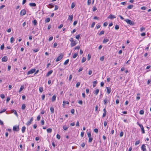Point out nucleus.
<instances>
[{"label": "nucleus", "mask_w": 151, "mask_h": 151, "mask_svg": "<svg viewBox=\"0 0 151 151\" xmlns=\"http://www.w3.org/2000/svg\"><path fill=\"white\" fill-rule=\"evenodd\" d=\"M64 55L63 53L60 54V56H59L55 60L56 62H57L60 61L63 57Z\"/></svg>", "instance_id": "obj_1"}, {"label": "nucleus", "mask_w": 151, "mask_h": 151, "mask_svg": "<svg viewBox=\"0 0 151 151\" xmlns=\"http://www.w3.org/2000/svg\"><path fill=\"white\" fill-rule=\"evenodd\" d=\"M124 21L128 24L130 25H132L134 24V23L132 21L130 20L129 19H126Z\"/></svg>", "instance_id": "obj_2"}, {"label": "nucleus", "mask_w": 151, "mask_h": 151, "mask_svg": "<svg viewBox=\"0 0 151 151\" xmlns=\"http://www.w3.org/2000/svg\"><path fill=\"white\" fill-rule=\"evenodd\" d=\"M36 70V69H31L29 71H28L27 72V75H29L30 74H32L34 73Z\"/></svg>", "instance_id": "obj_3"}, {"label": "nucleus", "mask_w": 151, "mask_h": 151, "mask_svg": "<svg viewBox=\"0 0 151 151\" xmlns=\"http://www.w3.org/2000/svg\"><path fill=\"white\" fill-rule=\"evenodd\" d=\"M26 11L25 9H23L21 11L20 14L21 16H22L25 15L26 14Z\"/></svg>", "instance_id": "obj_4"}, {"label": "nucleus", "mask_w": 151, "mask_h": 151, "mask_svg": "<svg viewBox=\"0 0 151 151\" xmlns=\"http://www.w3.org/2000/svg\"><path fill=\"white\" fill-rule=\"evenodd\" d=\"M13 130L14 131H18L19 130V126H14L13 127Z\"/></svg>", "instance_id": "obj_5"}, {"label": "nucleus", "mask_w": 151, "mask_h": 151, "mask_svg": "<svg viewBox=\"0 0 151 151\" xmlns=\"http://www.w3.org/2000/svg\"><path fill=\"white\" fill-rule=\"evenodd\" d=\"M139 126L140 127L141 129L142 133V134L145 133V131L144 128L143 127V125L142 124H139Z\"/></svg>", "instance_id": "obj_6"}, {"label": "nucleus", "mask_w": 151, "mask_h": 151, "mask_svg": "<svg viewBox=\"0 0 151 151\" xmlns=\"http://www.w3.org/2000/svg\"><path fill=\"white\" fill-rule=\"evenodd\" d=\"M141 148L142 151H146L147 150L145 144H143L141 147Z\"/></svg>", "instance_id": "obj_7"}, {"label": "nucleus", "mask_w": 151, "mask_h": 151, "mask_svg": "<svg viewBox=\"0 0 151 151\" xmlns=\"http://www.w3.org/2000/svg\"><path fill=\"white\" fill-rule=\"evenodd\" d=\"M33 117H32L31 118L30 120L28 121L27 123L26 124V125L27 126L31 124L32 122L33 121Z\"/></svg>", "instance_id": "obj_8"}, {"label": "nucleus", "mask_w": 151, "mask_h": 151, "mask_svg": "<svg viewBox=\"0 0 151 151\" xmlns=\"http://www.w3.org/2000/svg\"><path fill=\"white\" fill-rule=\"evenodd\" d=\"M116 17L114 15L110 14L109 16L108 17V18L110 19H113L115 18Z\"/></svg>", "instance_id": "obj_9"}, {"label": "nucleus", "mask_w": 151, "mask_h": 151, "mask_svg": "<svg viewBox=\"0 0 151 151\" xmlns=\"http://www.w3.org/2000/svg\"><path fill=\"white\" fill-rule=\"evenodd\" d=\"M1 60L3 62H6L8 60V58L6 56H4L2 58Z\"/></svg>", "instance_id": "obj_10"}, {"label": "nucleus", "mask_w": 151, "mask_h": 151, "mask_svg": "<svg viewBox=\"0 0 151 151\" xmlns=\"http://www.w3.org/2000/svg\"><path fill=\"white\" fill-rule=\"evenodd\" d=\"M107 89V93L108 94H109L111 91V88L109 87H106Z\"/></svg>", "instance_id": "obj_11"}, {"label": "nucleus", "mask_w": 151, "mask_h": 151, "mask_svg": "<svg viewBox=\"0 0 151 151\" xmlns=\"http://www.w3.org/2000/svg\"><path fill=\"white\" fill-rule=\"evenodd\" d=\"M103 111H104V113L103 114V116H102V117H103V118L105 117L106 115V111L105 108H104L103 109Z\"/></svg>", "instance_id": "obj_12"}, {"label": "nucleus", "mask_w": 151, "mask_h": 151, "mask_svg": "<svg viewBox=\"0 0 151 151\" xmlns=\"http://www.w3.org/2000/svg\"><path fill=\"white\" fill-rule=\"evenodd\" d=\"M77 43V42H76V41H73V42L71 43L70 46L71 47H73L76 45Z\"/></svg>", "instance_id": "obj_13"}, {"label": "nucleus", "mask_w": 151, "mask_h": 151, "mask_svg": "<svg viewBox=\"0 0 151 151\" xmlns=\"http://www.w3.org/2000/svg\"><path fill=\"white\" fill-rule=\"evenodd\" d=\"M73 18V15H69L68 16V19L70 20L71 21H72Z\"/></svg>", "instance_id": "obj_14"}, {"label": "nucleus", "mask_w": 151, "mask_h": 151, "mask_svg": "<svg viewBox=\"0 0 151 151\" xmlns=\"http://www.w3.org/2000/svg\"><path fill=\"white\" fill-rule=\"evenodd\" d=\"M108 102H110V101H109L107 98L105 99L104 100V104L106 105Z\"/></svg>", "instance_id": "obj_15"}, {"label": "nucleus", "mask_w": 151, "mask_h": 151, "mask_svg": "<svg viewBox=\"0 0 151 151\" xmlns=\"http://www.w3.org/2000/svg\"><path fill=\"white\" fill-rule=\"evenodd\" d=\"M52 72L53 71L52 70H50L47 73V74L46 75V76L47 77H48L52 73Z\"/></svg>", "instance_id": "obj_16"}, {"label": "nucleus", "mask_w": 151, "mask_h": 151, "mask_svg": "<svg viewBox=\"0 0 151 151\" xmlns=\"http://www.w3.org/2000/svg\"><path fill=\"white\" fill-rule=\"evenodd\" d=\"M56 96L55 95H54L52 98V102H54L56 100Z\"/></svg>", "instance_id": "obj_17"}, {"label": "nucleus", "mask_w": 151, "mask_h": 151, "mask_svg": "<svg viewBox=\"0 0 151 151\" xmlns=\"http://www.w3.org/2000/svg\"><path fill=\"white\" fill-rule=\"evenodd\" d=\"M109 40V39L107 38H104L103 41L104 43H106Z\"/></svg>", "instance_id": "obj_18"}, {"label": "nucleus", "mask_w": 151, "mask_h": 151, "mask_svg": "<svg viewBox=\"0 0 151 151\" xmlns=\"http://www.w3.org/2000/svg\"><path fill=\"white\" fill-rule=\"evenodd\" d=\"M63 107H64L65 104H69V102L68 101H63Z\"/></svg>", "instance_id": "obj_19"}, {"label": "nucleus", "mask_w": 151, "mask_h": 151, "mask_svg": "<svg viewBox=\"0 0 151 151\" xmlns=\"http://www.w3.org/2000/svg\"><path fill=\"white\" fill-rule=\"evenodd\" d=\"M32 23L34 25L36 26L37 24V22L36 19H35L33 21Z\"/></svg>", "instance_id": "obj_20"}, {"label": "nucleus", "mask_w": 151, "mask_h": 151, "mask_svg": "<svg viewBox=\"0 0 151 151\" xmlns=\"http://www.w3.org/2000/svg\"><path fill=\"white\" fill-rule=\"evenodd\" d=\"M99 89H97L95 91L94 93L95 94L96 96L98 94V93H99Z\"/></svg>", "instance_id": "obj_21"}, {"label": "nucleus", "mask_w": 151, "mask_h": 151, "mask_svg": "<svg viewBox=\"0 0 151 151\" xmlns=\"http://www.w3.org/2000/svg\"><path fill=\"white\" fill-rule=\"evenodd\" d=\"M24 86L23 85L21 86L20 88L19 91V92L20 93L24 89Z\"/></svg>", "instance_id": "obj_22"}, {"label": "nucleus", "mask_w": 151, "mask_h": 151, "mask_svg": "<svg viewBox=\"0 0 151 151\" xmlns=\"http://www.w3.org/2000/svg\"><path fill=\"white\" fill-rule=\"evenodd\" d=\"M26 129V128L24 126L22 127V133H24L25 132Z\"/></svg>", "instance_id": "obj_23"}, {"label": "nucleus", "mask_w": 151, "mask_h": 151, "mask_svg": "<svg viewBox=\"0 0 151 151\" xmlns=\"http://www.w3.org/2000/svg\"><path fill=\"white\" fill-rule=\"evenodd\" d=\"M29 5L31 6H35L36 4L35 3H30L29 4Z\"/></svg>", "instance_id": "obj_24"}, {"label": "nucleus", "mask_w": 151, "mask_h": 151, "mask_svg": "<svg viewBox=\"0 0 151 151\" xmlns=\"http://www.w3.org/2000/svg\"><path fill=\"white\" fill-rule=\"evenodd\" d=\"M97 83V81H94L93 82V87H95L96 86Z\"/></svg>", "instance_id": "obj_25"}, {"label": "nucleus", "mask_w": 151, "mask_h": 151, "mask_svg": "<svg viewBox=\"0 0 151 151\" xmlns=\"http://www.w3.org/2000/svg\"><path fill=\"white\" fill-rule=\"evenodd\" d=\"M50 110L51 111V113H53L54 112V108L53 107H51L50 108Z\"/></svg>", "instance_id": "obj_26"}, {"label": "nucleus", "mask_w": 151, "mask_h": 151, "mask_svg": "<svg viewBox=\"0 0 151 151\" xmlns=\"http://www.w3.org/2000/svg\"><path fill=\"white\" fill-rule=\"evenodd\" d=\"M52 129L51 128H49L47 129V132L48 133H50L52 132Z\"/></svg>", "instance_id": "obj_27"}, {"label": "nucleus", "mask_w": 151, "mask_h": 151, "mask_svg": "<svg viewBox=\"0 0 151 151\" xmlns=\"http://www.w3.org/2000/svg\"><path fill=\"white\" fill-rule=\"evenodd\" d=\"M50 21V19L49 18H47L45 20V22L46 23H47L49 22Z\"/></svg>", "instance_id": "obj_28"}, {"label": "nucleus", "mask_w": 151, "mask_h": 151, "mask_svg": "<svg viewBox=\"0 0 151 151\" xmlns=\"http://www.w3.org/2000/svg\"><path fill=\"white\" fill-rule=\"evenodd\" d=\"M140 141L139 140L136 141L135 142V145L136 146L137 145H138L140 143Z\"/></svg>", "instance_id": "obj_29"}, {"label": "nucleus", "mask_w": 151, "mask_h": 151, "mask_svg": "<svg viewBox=\"0 0 151 151\" xmlns=\"http://www.w3.org/2000/svg\"><path fill=\"white\" fill-rule=\"evenodd\" d=\"M133 7V5H129L127 6V8L129 9H132Z\"/></svg>", "instance_id": "obj_30"}, {"label": "nucleus", "mask_w": 151, "mask_h": 151, "mask_svg": "<svg viewBox=\"0 0 151 151\" xmlns=\"http://www.w3.org/2000/svg\"><path fill=\"white\" fill-rule=\"evenodd\" d=\"M69 60L67 59L65 60V62L64 63V65H67L69 62Z\"/></svg>", "instance_id": "obj_31"}, {"label": "nucleus", "mask_w": 151, "mask_h": 151, "mask_svg": "<svg viewBox=\"0 0 151 151\" xmlns=\"http://www.w3.org/2000/svg\"><path fill=\"white\" fill-rule=\"evenodd\" d=\"M68 128V127L66 125H64L63 126V129L65 130H66Z\"/></svg>", "instance_id": "obj_32"}, {"label": "nucleus", "mask_w": 151, "mask_h": 151, "mask_svg": "<svg viewBox=\"0 0 151 151\" xmlns=\"http://www.w3.org/2000/svg\"><path fill=\"white\" fill-rule=\"evenodd\" d=\"M14 38L13 37H11L10 39V42L12 43L14 42Z\"/></svg>", "instance_id": "obj_33"}, {"label": "nucleus", "mask_w": 151, "mask_h": 151, "mask_svg": "<svg viewBox=\"0 0 151 151\" xmlns=\"http://www.w3.org/2000/svg\"><path fill=\"white\" fill-rule=\"evenodd\" d=\"M25 107H26L25 104H23L22 105V109L24 110L25 109Z\"/></svg>", "instance_id": "obj_34"}, {"label": "nucleus", "mask_w": 151, "mask_h": 151, "mask_svg": "<svg viewBox=\"0 0 151 151\" xmlns=\"http://www.w3.org/2000/svg\"><path fill=\"white\" fill-rule=\"evenodd\" d=\"M75 6V4L74 3H72L71 4V8L73 9Z\"/></svg>", "instance_id": "obj_35"}, {"label": "nucleus", "mask_w": 151, "mask_h": 151, "mask_svg": "<svg viewBox=\"0 0 151 151\" xmlns=\"http://www.w3.org/2000/svg\"><path fill=\"white\" fill-rule=\"evenodd\" d=\"M39 50V49L38 48H36L34 49L33 50V51L35 52H38Z\"/></svg>", "instance_id": "obj_36"}, {"label": "nucleus", "mask_w": 151, "mask_h": 151, "mask_svg": "<svg viewBox=\"0 0 151 151\" xmlns=\"http://www.w3.org/2000/svg\"><path fill=\"white\" fill-rule=\"evenodd\" d=\"M77 56H78L77 53H74L73 56V58H76Z\"/></svg>", "instance_id": "obj_37"}, {"label": "nucleus", "mask_w": 151, "mask_h": 151, "mask_svg": "<svg viewBox=\"0 0 151 151\" xmlns=\"http://www.w3.org/2000/svg\"><path fill=\"white\" fill-rule=\"evenodd\" d=\"M86 58L85 57H83V58L82 61H81L82 63H83L84 62L86 61Z\"/></svg>", "instance_id": "obj_38"}, {"label": "nucleus", "mask_w": 151, "mask_h": 151, "mask_svg": "<svg viewBox=\"0 0 151 151\" xmlns=\"http://www.w3.org/2000/svg\"><path fill=\"white\" fill-rule=\"evenodd\" d=\"M39 90L40 92H42L43 91V88L42 87L40 88H39Z\"/></svg>", "instance_id": "obj_39"}, {"label": "nucleus", "mask_w": 151, "mask_h": 151, "mask_svg": "<svg viewBox=\"0 0 151 151\" xmlns=\"http://www.w3.org/2000/svg\"><path fill=\"white\" fill-rule=\"evenodd\" d=\"M54 7V6L52 4H49V6H48V7L49 8H53Z\"/></svg>", "instance_id": "obj_40"}, {"label": "nucleus", "mask_w": 151, "mask_h": 151, "mask_svg": "<svg viewBox=\"0 0 151 151\" xmlns=\"http://www.w3.org/2000/svg\"><path fill=\"white\" fill-rule=\"evenodd\" d=\"M80 82H77L76 85V87L78 88L80 85Z\"/></svg>", "instance_id": "obj_41"}, {"label": "nucleus", "mask_w": 151, "mask_h": 151, "mask_svg": "<svg viewBox=\"0 0 151 151\" xmlns=\"http://www.w3.org/2000/svg\"><path fill=\"white\" fill-rule=\"evenodd\" d=\"M104 33V30H102L99 33V35H103Z\"/></svg>", "instance_id": "obj_42"}, {"label": "nucleus", "mask_w": 151, "mask_h": 151, "mask_svg": "<svg viewBox=\"0 0 151 151\" xmlns=\"http://www.w3.org/2000/svg\"><path fill=\"white\" fill-rule=\"evenodd\" d=\"M80 35H81L80 34H79L78 35H77L76 37V38L78 40L80 36Z\"/></svg>", "instance_id": "obj_43"}, {"label": "nucleus", "mask_w": 151, "mask_h": 151, "mask_svg": "<svg viewBox=\"0 0 151 151\" xmlns=\"http://www.w3.org/2000/svg\"><path fill=\"white\" fill-rule=\"evenodd\" d=\"M4 48V44H3L1 46L0 49L1 50H3Z\"/></svg>", "instance_id": "obj_44"}, {"label": "nucleus", "mask_w": 151, "mask_h": 151, "mask_svg": "<svg viewBox=\"0 0 151 151\" xmlns=\"http://www.w3.org/2000/svg\"><path fill=\"white\" fill-rule=\"evenodd\" d=\"M91 58V55L90 54H88V60H89Z\"/></svg>", "instance_id": "obj_45"}, {"label": "nucleus", "mask_w": 151, "mask_h": 151, "mask_svg": "<svg viewBox=\"0 0 151 151\" xmlns=\"http://www.w3.org/2000/svg\"><path fill=\"white\" fill-rule=\"evenodd\" d=\"M145 30V28L143 27H142L140 29V31L141 32L143 31V30Z\"/></svg>", "instance_id": "obj_46"}, {"label": "nucleus", "mask_w": 151, "mask_h": 151, "mask_svg": "<svg viewBox=\"0 0 151 151\" xmlns=\"http://www.w3.org/2000/svg\"><path fill=\"white\" fill-rule=\"evenodd\" d=\"M139 114H144V111L143 110H141L139 111Z\"/></svg>", "instance_id": "obj_47"}, {"label": "nucleus", "mask_w": 151, "mask_h": 151, "mask_svg": "<svg viewBox=\"0 0 151 151\" xmlns=\"http://www.w3.org/2000/svg\"><path fill=\"white\" fill-rule=\"evenodd\" d=\"M104 56H102L100 58V60L101 61H103L104 59Z\"/></svg>", "instance_id": "obj_48"}, {"label": "nucleus", "mask_w": 151, "mask_h": 151, "mask_svg": "<svg viewBox=\"0 0 151 151\" xmlns=\"http://www.w3.org/2000/svg\"><path fill=\"white\" fill-rule=\"evenodd\" d=\"M119 28V27L118 25H116L115 27V29L116 30H118Z\"/></svg>", "instance_id": "obj_49"}, {"label": "nucleus", "mask_w": 151, "mask_h": 151, "mask_svg": "<svg viewBox=\"0 0 151 151\" xmlns=\"http://www.w3.org/2000/svg\"><path fill=\"white\" fill-rule=\"evenodd\" d=\"M91 0H88L87 4L88 5H89L91 4Z\"/></svg>", "instance_id": "obj_50"}, {"label": "nucleus", "mask_w": 151, "mask_h": 151, "mask_svg": "<svg viewBox=\"0 0 151 151\" xmlns=\"http://www.w3.org/2000/svg\"><path fill=\"white\" fill-rule=\"evenodd\" d=\"M124 134V132H121L120 134V137H122L123 136Z\"/></svg>", "instance_id": "obj_51"}, {"label": "nucleus", "mask_w": 151, "mask_h": 151, "mask_svg": "<svg viewBox=\"0 0 151 151\" xmlns=\"http://www.w3.org/2000/svg\"><path fill=\"white\" fill-rule=\"evenodd\" d=\"M92 139H93V138L91 137H89V140H88V142H91L92 140Z\"/></svg>", "instance_id": "obj_52"}, {"label": "nucleus", "mask_w": 151, "mask_h": 151, "mask_svg": "<svg viewBox=\"0 0 151 151\" xmlns=\"http://www.w3.org/2000/svg\"><path fill=\"white\" fill-rule=\"evenodd\" d=\"M80 48V46H78L76 47L75 48V50H78Z\"/></svg>", "instance_id": "obj_53"}, {"label": "nucleus", "mask_w": 151, "mask_h": 151, "mask_svg": "<svg viewBox=\"0 0 151 151\" xmlns=\"http://www.w3.org/2000/svg\"><path fill=\"white\" fill-rule=\"evenodd\" d=\"M127 2H122L121 3V4L123 5H125L126 4Z\"/></svg>", "instance_id": "obj_54"}, {"label": "nucleus", "mask_w": 151, "mask_h": 151, "mask_svg": "<svg viewBox=\"0 0 151 151\" xmlns=\"http://www.w3.org/2000/svg\"><path fill=\"white\" fill-rule=\"evenodd\" d=\"M87 135H88V137H91V133L88 132L87 133Z\"/></svg>", "instance_id": "obj_55"}, {"label": "nucleus", "mask_w": 151, "mask_h": 151, "mask_svg": "<svg viewBox=\"0 0 151 151\" xmlns=\"http://www.w3.org/2000/svg\"><path fill=\"white\" fill-rule=\"evenodd\" d=\"M95 22H93V23H92L91 25V28H93L94 25H95Z\"/></svg>", "instance_id": "obj_56"}, {"label": "nucleus", "mask_w": 151, "mask_h": 151, "mask_svg": "<svg viewBox=\"0 0 151 151\" xmlns=\"http://www.w3.org/2000/svg\"><path fill=\"white\" fill-rule=\"evenodd\" d=\"M141 9L142 10H145L146 9V7L145 6H142L141 8Z\"/></svg>", "instance_id": "obj_57"}, {"label": "nucleus", "mask_w": 151, "mask_h": 151, "mask_svg": "<svg viewBox=\"0 0 151 151\" xmlns=\"http://www.w3.org/2000/svg\"><path fill=\"white\" fill-rule=\"evenodd\" d=\"M76 126L78 127L79 126V121H77L76 124Z\"/></svg>", "instance_id": "obj_58"}, {"label": "nucleus", "mask_w": 151, "mask_h": 151, "mask_svg": "<svg viewBox=\"0 0 151 151\" xmlns=\"http://www.w3.org/2000/svg\"><path fill=\"white\" fill-rule=\"evenodd\" d=\"M56 137L58 139H60V136L59 134H57L56 135Z\"/></svg>", "instance_id": "obj_59"}, {"label": "nucleus", "mask_w": 151, "mask_h": 151, "mask_svg": "<svg viewBox=\"0 0 151 151\" xmlns=\"http://www.w3.org/2000/svg\"><path fill=\"white\" fill-rule=\"evenodd\" d=\"M53 39V37L52 36L51 37H50L49 39V41H50L51 40H52Z\"/></svg>", "instance_id": "obj_60"}, {"label": "nucleus", "mask_w": 151, "mask_h": 151, "mask_svg": "<svg viewBox=\"0 0 151 151\" xmlns=\"http://www.w3.org/2000/svg\"><path fill=\"white\" fill-rule=\"evenodd\" d=\"M6 110V109H3V110L2 111H0V114H1L2 113L5 112V111Z\"/></svg>", "instance_id": "obj_61"}, {"label": "nucleus", "mask_w": 151, "mask_h": 151, "mask_svg": "<svg viewBox=\"0 0 151 151\" xmlns=\"http://www.w3.org/2000/svg\"><path fill=\"white\" fill-rule=\"evenodd\" d=\"M0 96H1V98L2 99H4L5 97L4 95V94H1Z\"/></svg>", "instance_id": "obj_62"}, {"label": "nucleus", "mask_w": 151, "mask_h": 151, "mask_svg": "<svg viewBox=\"0 0 151 151\" xmlns=\"http://www.w3.org/2000/svg\"><path fill=\"white\" fill-rule=\"evenodd\" d=\"M104 124L105 127H106L107 125V123L106 121H104Z\"/></svg>", "instance_id": "obj_63"}, {"label": "nucleus", "mask_w": 151, "mask_h": 151, "mask_svg": "<svg viewBox=\"0 0 151 151\" xmlns=\"http://www.w3.org/2000/svg\"><path fill=\"white\" fill-rule=\"evenodd\" d=\"M77 23V21H75L73 23V25L74 26H75Z\"/></svg>", "instance_id": "obj_64"}]
</instances>
